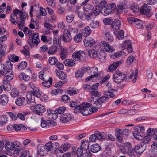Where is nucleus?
I'll use <instances>...</instances> for the list:
<instances>
[{"label": "nucleus", "mask_w": 157, "mask_h": 157, "mask_svg": "<svg viewBox=\"0 0 157 157\" xmlns=\"http://www.w3.org/2000/svg\"><path fill=\"white\" fill-rule=\"evenodd\" d=\"M8 97L6 94L0 95V103L2 105H6L8 103Z\"/></svg>", "instance_id": "22"}, {"label": "nucleus", "mask_w": 157, "mask_h": 157, "mask_svg": "<svg viewBox=\"0 0 157 157\" xmlns=\"http://www.w3.org/2000/svg\"><path fill=\"white\" fill-rule=\"evenodd\" d=\"M19 94V91L16 89H12L10 92V94L13 97L18 96Z\"/></svg>", "instance_id": "49"}, {"label": "nucleus", "mask_w": 157, "mask_h": 157, "mask_svg": "<svg viewBox=\"0 0 157 157\" xmlns=\"http://www.w3.org/2000/svg\"><path fill=\"white\" fill-rule=\"evenodd\" d=\"M40 41L39 38V34L37 33H34L32 38V43L34 45H38Z\"/></svg>", "instance_id": "29"}, {"label": "nucleus", "mask_w": 157, "mask_h": 157, "mask_svg": "<svg viewBox=\"0 0 157 157\" xmlns=\"http://www.w3.org/2000/svg\"><path fill=\"white\" fill-rule=\"evenodd\" d=\"M92 104L89 103H83L81 104V113L83 115L87 116L90 114L89 108Z\"/></svg>", "instance_id": "8"}, {"label": "nucleus", "mask_w": 157, "mask_h": 157, "mask_svg": "<svg viewBox=\"0 0 157 157\" xmlns=\"http://www.w3.org/2000/svg\"><path fill=\"white\" fill-rule=\"evenodd\" d=\"M48 120L56 119L58 117V116L56 113H48L45 117Z\"/></svg>", "instance_id": "43"}, {"label": "nucleus", "mask_w": 157, "mask_h": 157, "mask_svg": "<svg viewBox=\"0 0 157 157\" xmlns=\"http://www.w3.org/2000/svg\"><path fill=\"white\" fill-rule=\"evenodd\" d=\"M126 8L125 4L119 5L117 6V13L118 14L120 13L122 11Z\"/></svg>", "instance_id": "54"}, {"label": "nucleus", "mask_w": 157, "mask_h": 157, "mask_svg": "<svg viewBox=\"0 0 157 157\" xmlns=\"http://www.w3.org/2000/svg\"><path fill=\"white\" fill-rule=\"evenodd\" d=\"M125 55V53L124 52L119 51L115 53L114 54L111 55V58L113 59L114 58H118L121 56H124Z\"/></svg>", "instance_id": "40"}, {"label": "nucleus", "mask_w": 157, "mask_h": 157, "mask_svg": "<svg viewBox=\"0 0 157 157\" xmlns=\"http://www.w3.org/2000/svg\"><path fill=\"white\" fill-rule=\"evenodd\" d=\"M55 73L56 76L61 80H63L66 78V73L62 71L56 70L55 71Z\"/></svg>", "instance_id": "27"}, {"label": "nucleus", "mask_w": 157, "mask_h": 157, "mask_svg": "<svg viewBox=\"0 0 157 157\" xmlns=\"http://www.w3.org/2000/svg\"><path fill=\"white\" fill-rule=\"evenodd\" d=\"M18 18L15 13H12L10 16V20L12 23L15 24L18 21Z\"/></svg>", "instance_id": "46"}, {"label": "nucleus", "mask_w": 157, "mask_h": 157, "mask_svg": "<svg viewBox=\"0 0 157 157\" xmlns=\"http://www.w3.org/2000/svg\"><path fill=\"white\" fill-rule=\"evenodd\" d=\"M92 32V30L89 26H86L82 29L81 32L82 35L83 36H87Z\"/></svg>", "instance_id": "25"}, {"label": "nucleus", "mask_w": 157, "mask_h": 157, "mask_svg": "<svg viewBox=\"0 0 157 157\" xmlns=\"http://www.w3.org/2000/svg\"><path fill=\"white\" fill-rule=\"evenodd\" d=\"M72 119L71 114L69 113L62 115L60 117V120L62 123H66L70 121Z\"/></svg>", "instance_id": "13"}, {"label": "nucleus", "mask_w": 157, "mask_h": 157, "mask_svg": "<svg viewBox=\"0 0 157 157\" xmlns=\"http://www.w3.org/2000/svg\"><path fill=\"white\" fill-rule=\"evenodd\" d=\"M127 20L130 24L135 25L137 28L140 29L143 27L142 22L139 19L133 17H131L127 18Z\"/></svg>", "instance_id": "9"}, {"label": "nucleus", "mask_w": 157, "mask_h": 157, "mask_svg": "<svg viewBox=\"0 0 157 157\" xmlns=\"http://www.w3.org/2000/svg\"><path fill=\"white\" fill-rule=\"evenodd\" d=\"M57 51V47L55 45H53L50 47L47 52V53L49 55H53L56 53Z\"/></svg>", "instance_id": "34"}, {"label": "nucleus", "mask_w": 157, "mask_h": 157, "mask_svg": "<svg viewBox=\"0 0 157 157\" xmlns=\"http://www.w3.org/2000/svg\"><path fill=\"white\" fill-rule=\"evenodd\" d=\"M52 83V79L51 78H49V79L48 81H45L43 82L42 85L44 87H50Z\"/></svg>", "instance_id": "44"}, {"label": "nucleus", "mask_w": 157, "mask_h": 157, "mask_svg": "<svg viewBox=\"0 0 157 157\" xmlns=\"http://www.w3.org/2000/svg\"><path fill=\"white\" fill-rule=\"evenodd\" d=\"M88 74L89 75H93L95 77H97L100 75V72L98 71L97 67H94L91 68L89 67Z\"/></svg>", "instance_id": "17"}, {"label": "nucleus", "mask_w": 157, "mask_h": 157, "mask_svg": "<svg viewBox=\"0 0 157 157\" xmlns=\"http://www.w3.org/2000/svg\"><path fill=\"white\" fill-rule=\"evenodd\" d=\"M82 39V37L80 33H77L74 37V40L77 43H78L81 41Z\"/></svg>", "instance_id": "53"}, {"label": "nucleus", "mask_w": 157, "mask_h": 157, "mask_svg": "<svg viewBox=\"0 0 157 157\" xmlns=\"http://www.w3.org/2000/svg\"><path fill=\"white\" fill-rule=\"evenodd\" d=\"M33 57L34 58H37L40 60H42L47 58V55L44 54L42 56L39 54H37L33 55Z\"/></svg>", "instance_id": "59"}, {"label": "nucleus", "mask_w": 157, "mask_h": 157, "mask_svg": "<svg viewBox=\"0 0 157 157\" xmlns=\"http://www.w3.org/2000/svg\"><path fill=\"white\" fill-rule=\"evenodd\" d=\"M72 57L75 61H85L87 59V55L85 52L80 50L74 52L72 55Z\"/></svg>", "instance_id": "2"}, {"label": "nucleus", "mask_w": 157, "mask_h": 157, "mask_svg": "<svg viewBox=\"0 0 157 157\" xmlns=\"http://www.w3.org/2000/svg\"><path fill=\"white\" fill-rule=\"evenodd\" d=\"M8 58L9 60L11 61L17 62L19 60V57L15 55H12L10 56Z\"/></svg>", "instance_id": "56"}, {"label": "nucleus", "mask_w": 157, "mask_h": 157, "mask_svg": "<svg viewBox=\"0 0 157 157\" xmlns=\"http://www.w3.org/2000/svg\"><path fill=\"white\" fill-rule=\"evenodd\" d=\"M4 74V75L5 79L9 81L12 80L13 78V73L11 70H5Z\"/></svg>", "instance_id": "21"}, {"label": "nucleus", "mask_w": 157, "mask_h": 157, "mask_svg": "<svg viewBox=\"0 0 157 157\" xmlns=\"http://www.w3.org/2000/svg\"><path fill=\"white\" fill-rule=\"evenodd\" d=\"M60 54L62 59H65L67 55V51L66 48H62L60 50Z\"/></svg>", "instance_id": "32"}, {"label": "nucleus", "mask_w": 157, "mask_h": 157, "mask_svg": "<svg viewBox=\"0 0 157 157\" xmlns=\"http://www.w3.org/2000/svg\"><path fill=\"white\" fill-rule=\"evenodd\" d=\"M134 150L136 153L141 154L144 151L143 147L142 145L135 146Z\"/></svg>", "instance_id": "39"}, {"label": "nucleus", "mask_w": 157, "mask_h": 157, "mask_svg": "<svg viewBox=\"0 0 157 157\" xmlns=\"http://www.w3.org/2000/svg\"><path fill=\"white\" fill-rule=\"evenodd\" d=\"M3 83V88L5 90L8 91L11 89V86L7 81L4 80Z\"/></svg>", "instance_id": "45"}, {"label": "nucleus", "mask_w": 157, "mask_h": 157, "mask_svg": "<svg viewBox=\"0 0 157 157\" xmlns=\"http://www.w3.org/2000/svg\"><path fill=\"white\" fill-rule=\"evenodd\" d=\"M101 147L98 144H95L91 145V151L93 153H96L98 152L101 150Z\"/></svg>", "instance_id": "30"}, {"label": "nucleus", "mask_w": 157, "mask_h": 157, "mask_svg": "<svg viewBox=\"0 0 157 157\" xmlns=\"http://www.w3.org/2000/svg\"><path fill=\"white\" fill-rule=\"evenodd\" d=\"M111 152L110 148L107 147L104 151L103 153V155L105 157H109Z\"/></svg>", "instance_id": "57"}, {"label": "nucleus", "mask_w": 157, "mask_h": 157, "mask_svg": "<svg viewBox=\"0 0 157 157\" xmlns=\"http://www.w3.org/2000/svg\"><path fill=\"white\" fill-rule=\"evenodd\" d=\"M78 90H74L71 89L67 90V94L73 96L78 93Z\"/></svg>", "instance_id": "63"}, {"label": "nucleus", "mask_w": 157, "mask_h": 157, "mask_svg": "<svg viewBox=\"0 0 157 157\" xmlns=\"http://www.w3.org/2000/svg\"><path fill=\"white\" fill-rule=\"evenodd\" d=\"M34 113L38 115H42L43 113L46 111V109L42 105L37 104L33 107Z\"/></svg>", "instance_id": "11"}, {"label": "nucleus", "mask_w": 157, "mask_h": 157, "mask_svg": "<svg viewBox=\"0 0 157 157\" xmlns=\"http://www.w3.org/2000/svg\"><path fill=\"white\" fill-rule=\"evenodd\" d=\"M57 61V59L56 57H50L48 59V62L51 65H55Z\"/></svg>", "instance_id": "50"}, {"label": "nucleus", "mask_w": 157, "mask_h": 157, "mask_svg": "<svg viewBox=\"0 0 157 157\" xmlns=\"http://www.w3.org/2000/svg\"><path fill=\"white\" fill-rule=\"evenodd\" d=\"M88 55L91 58H96L98 57L97 52L94 49L89 50Z\"/></svg>", "instance_id": "38"}, {"label": "nucleus", "mask_w": 157, "mask_h": 157, "mask_svg": "<svg viewBox=\"0 0 157 157\" xmlns=\"http://www.w3.org/2000/svg\"><path fill=\"white\" fill-rule=\"evenodd\" d=\"M71 147V145L69 143L66 142L62 144L55 151L56 155L58 157L60 156L62 153L67 151Z\"/></svg>", "instance_id": "4"}, {"label": "nucleus", "mask_w": 157, "mask_h": 157, "mask_svg": "<svg viewBox=\"0 0 157 157\" xmlns=\"http://www.w3.org/2000/svg\"><path fill=\"white\" fill-rule=\"evenodd\" d=\"M118 146L121 151L124 154L126 153L127 151L131 149V144L129 142H126L121 144H119Z\"/></svg>", "instance_id": "10"}, {"label": "nucleus", "mask_w": 157, "mask_h": 157, "mask_svg": "<svg viewBox=\"0 0 157 157\" xmlns=\"http://www.w3.org/2000/svg\"><path fill=\"white\" fill-rule=\"evenodd\" d=\"M109 99L108 97L103 96L98 98L97 100L95 101L94 104L98 108H100L101 106L103 103L107 101Z\"/></svg>", "instance_id": "12"}, {"label": "nucleus", "mask_w": 157, "mask_h": 157, "mask_svg": "<svg viewBox=\"0 0 157 157\" xmlns=\"http://www.w3.org/2000/svg\"><path fill=\"white\" fill-rule=\"evenodd\" d=\"M25 101L27 103H33L35 101L34 97L33 95L32 92H28L25 95Z\"/></svg>", "instance_id": "16"}, {"label": "nucleus", "mask_w": 157, "mask_h": 157, "mask_svg": "<svg viewBox=\"0 0 157 157\" xmlns=\"http://www.w3.org/2000/svg\"><path fill=\"white\" fill-rule=\"evenodd\" d=\"M93 6L90 4H86L83 7V11L84 14L92 13V10Z\"/></svg>", "instance_id": "24"}, {"label": "nucleus", "mask_w": 157, "mask_h": 157, "mask_svg": "<svg viewBox=\"0 0 157 157\" xmlns=\"http://www.w3.org/2000/svg\"><path fill=\"white\" fill-rule=\"evenodd\" d=\"M66 108L64 106H60L57 108L55 110V112L59 114H63L66 110Z\"/></svg>", "instance_id": "41"}, {"label": "nucleus", "mask_w": 157, "mask_h": 157, "mask_svg": "<svg viewBox=\"0 0 157 157\" xmlns=\"http://www.w3.org/2000/svg\"><path fill=\"white\" fill-rule=\"evenodd\" d=\"M135 130L137 132H141L143 133L145 131V128L144 126H141L140 127L139 126H136L134 127V128Z\"/></svg>", "instance_id": "61"}, {"label": "nucleus", "mask_w": 157, "mask_h": 157, "mask_svg": "<svg viewBox=\"0 0 157 157\" xmlns=\"http://www.w3.org/2000/svg\"><path fill=\"white\" fill-rule=\"evenodd\" d=\"M151 7L146 4H144L140 9V12L148 17H151L153 14L151 12Z\"/></svg>", "instance_id": "7"}, {"label": "nucleus", "mask_w": 157, "mask_h": 157, "mask_svg": "<svg viewBox=\"0 0 157 157\" xmlns=\"http://www.w3.org/2000/svg\"><path fill=\"white\" fill-rule=\"evenodd\" d=\"M115 133L116 137L118 140L121 141L122 139L121 136L122 130L120 129H116Z\"/></svg>", "instance_id": "42"}, {"label": "nucleus", "mask_w": 157, "mask_h": 157, "mask_svg": "<svg viewBox=\"0 0 157 157\" xmlns=\"http://www.w3.org/2000/svg\"><path fill=\"white\" fill-rule=\"evenodd\" d=\"M33 95L37 97H40L41 96V91L38 89L36 88L33 89V91L32 92Z\"/></svg>", "instance_id": "51"}, {"label": "nucleus", "mask_w": 157, "mask_h": 157, "mask_svg": "<svg viewBox=\"0 0 157 157\" xmlns=\"http://www.w3.org/2000/svg\"><path fill=\"white\" fill-rule=\"evenodd\" d=\"M126 78L125 74L117 70L113 75V80L117 83H119L122 82Z\"/></svg>", "instance_id": "5"}, {"label": "nucleus", "mask_w": 157, "mask_h": 157, "mask_svg": "<svg viewBox=\"0 0 157 157\" xmlns=\"http://www.w3.org/2000/svg\"><path fill=\"white\" fill-rule=\"evenodd\" d=\"M7 121V118L5 115H2L0 117V125L4 124Z\"/></svg>", "instance_id": "52"}, {"label": "nucleus", "mask_w": 157, "mask_h": 157, "mask_svg": "<svg viewBox=\"0 0 157 157\" xmlns=\"http://www.w3.org/2000/svg\"><path fill=\"white\" fill-rule=\"evenodd\" d=\"M105 36L107 38V40L110 42H111L113 40V37L111 34L110 33L109 31L105 32Z\"/></svg>", "instance_id": "48"}, {"label": "nucleus", "mask_w": 157, "mask_h": 157, "mask_svg": "<svg viewBox=\"0 0 157 157\" xmlns=\"http://www.w3.org/2000/svg\"><path fill=\"white\" fill-rule=\"evenodd\" d=\"M131 44L130 40H126L121 44L122 47L123 49L127 48Z\"/></svg>", "instance_id": "55"}, {"label": "nucleus", "mask_w": 157, "mask_h": 157, "mask_svg": "<svg viewBox=\"0 0 157 157\" xmlns=\"http://www.w3.org/2000/svg\"><path fill=\"white\" fill-rule=\"evenodd\" d=\"M19 77L21 79L24 80L25 81H28L30 79V77L28 75H25L23 73H20Z\"/></svg>", "instance_id": "47"}, {"label": "nucleus", "mask_w": 157, "mask_h": 157, "mask_svg": "<svg viewBox=\"0 0 157 157\" xmlns=\"http://www.w3.org/2000/svg\"><path fill=\"white\" fill-rule=\"evenodd\" d=\"M100 7L98 6H97L95 7V8L92 11V13H93V14L95 16L98 15L100 13Z\"/></svg>", "instance_id": "62"}, {"label": "nucleus", "mask_w": 157, "mask_h": 157, "mask_svg": "<svg viewBox=\"0 0 157 157\" xmlns=\"http://www.w3.org/2000/svg\"><path fill=\"white\" fill-rule=\"evenodd\" d=\"M100 46L101 49L104 51L109 53H112L115 50V48L110 45L107 42L102 41L100 44Z\"/></svg>", "instance_id": "6"}, {"label": "nucleus", "mask_w": 157, "mask_h": 157, "mask_svg": "<svg viewBox=\"0 0 157 157\" xmlns=\"http://www.w3.org/2000/svg\"><path fill=\"white\" fill-rule=\"evenodd\" d=\"M72 152L73 153L77 155L78 157H81L84 154L83 149L80 147H78L77 149L75 147H72Z\"/></svg>", "instance_id": "19"}, {"label": "nucleus", "mask_w": 157, "mask_h": 157, "mask_svg": "<svg viewBox=\"0 0 157 157\" xmlns=\"http://www.w3.org/2000/svg\"><path fill=\"white\" fill-rule=\"evenodd\" d=\"M84 45L86 46L92 47L95 44V40L92 38L87 37L83 40Z\"/></svg>", "instance_id": "18"}, {"label": "nucleus", "mask_w": 157, "mask_h": 157, "mask_svg": "<svg viewBox=\"0 0 157 157\" xmlns=\"http://www.w3.org/2000/svg\"><path fill=\"white\" fill-rule=\"evenodd\" d=\"M49 120L45 117L41 118V126L44 128H47L49 127Z\"/></svg>", "instance_id": "26"}, {"label": "nucleus", "mask_w": 157, "mask_h": 157, "mask_svg": "<svg viewBox=\"0 0 157 157\" xmlns=\"http://www.w3.org/2000/svg\"><path fill=\"white\" fill-rule=\"evenodd\" d=\"M121 63V62L120 61L112 63L108 67V71L110 72L113 71L118 67L119 64Z\"/></svg>", "instance_id": "20"}, {"label": "nucleus", "mask_w": 157, "mask_h": 157, "mask_svg": "<svg viewBox=\"0 0 157 157\" xmlns=\"http://www.w3.org/2000/svg\"><path fill=\"white\" fill-rule=\"evenodd\" d=\"M47 152L50 151L52 150L54 147L53 144L51 141H49L44 145Z\"/></svg>", "instance_id": "35"}, {"label": "nucleus", "mask_w": 157, "mask_h": 157, "mask_svg": "<svg viewBox=\"0 0 157 157\" xmlns=\"http://www.w3.org/2000/svg\"><path fill=\"white\" fill-rule=\"evenodd\" d=\"M37 153V156L45 155L47 154V152L44 145L40 144L38 145Z\"/></svg>", "instance_id": "14"}, {"label": "nucleus", "mask_w": 157, "mask_h": 157, "mask_svg": "<svg viewBox=\"0 0 157 157\" xmlns=\"http://www.w3.org/2000/svg\"><path fill=\"white\" fill-rule=\"evenodd\" d=\"M63 40L65 42H70L72 40L70 32L67 29H65L62 37Z\"/></svg>", "instance_id": "15"}, {"label": "nucleus", "mask_w": 157, "mask_h": 157, "mask_svg": "<svg viewBox=\"0 0 157 157\" xmlns=\"http://www.w3.org/2000/svg\"><path fill=\"white\" fill-rule=\"evenodd\" d=\"M105 7L108 11H109V13H111L115 9L116 6L114 3H111L108 4Z\"/></svg>", "instance_id": "37"}, {"label": "nucleus", "mask_w": 157, "mask_h": 157, "mask_svg": "<svg viewBox=\"0 0 157 157\" xmlns=\"http://www.w3.org/2000/svg\"><path fill=\"white\" fill-rule=\"evenodd\" d=\"M15 103L18 105L21 106L22 105H25L27 104L24 97H21L18 98L16 99Z\"/></svg>", "instance_id": "28"}, {"label": "nucleus", "mask_w": 157, "mask_h": 157, "mask_svg": "<svg viewBox=\"0 0 157 157\" xmlns=\"http://www.w3.org/2000/svg\"><path fill=\"white\" fill-rule=\"evenodd\" d=\"M112 23L111 27L113 30H117L120 29L121 25L120 21L115 19Z\"/></svg>", "instance_id": "23"}, {"label": "nucleus", "mask_w": 157, "mask_h": 157, "mask_svg": "<svg viewBox=\"0 0 157 157\" xmlns=\"http://www.w3.org/2000/svg\"><path fill=\"white\" fill-rule=\"evenodd\" d=\"M27 65L26 62H22L18 65V68L20 70H23L25 68Z\"/></svg>", "instance_id": "58"}, {"label": "nucleus", "mask_w": 157, "mask_h": 157, "mask_svg": "<svg viewBox=\"0 0 157 157\" xmlns=\"http://www.w3.org/2000/svg\"><path fill=\"white\" fill-rule=\"evenodd\" d=\"M4 147L7 152L6 154L10 155H12V153L9 154L8 152L13 150V155L15 157H17L21 151L22 145L18 141H11L8 139H5Z\"/></svg>", "instance_id": "1"}, {"label": "nucleus", "mask_w": 157, "mask_h": 157, "mask_svg": "<svg viewBox=\"0 0 157 157\" xmlns=\"http://www.w3.org/2000/svg\"><path fill=\"white\" fill-rule=\"evenodd\" d=\"M94 133V135H95L97 140H101L105 139V137L103 134L100 132L99 131H96Z\"/></svg>", "instance_id": "36"}, {"label": "nucleus", "mask_w": 157, "mask_h": 157, "mask_svg": "<svg viewBox=\"0 0 157 157\" xmlns=\"http://www.w3.org/2000/svg\"><path fill=\"white\" fill-rule=\"evenodd\" d=\"M1 66L4 70H11L13 68V65L10 61H7L6 65L1 64Z\"/></svg>", "instance_id": "33"}, {"label": "nucleus", "mask_w": 157, "mask_h": 157, "mask_svg": "<svg viewBox=\"0 0 157 157\" xmlns=\"http://www.w3.org/2000/svg\"><path fill=\"white\" fill-rule=\"evenodd\" d=\"M21 155L24 157H32L30 155V151L27 150H25L22 151Z\"/></svg>", "instance_id": "60"}, {"label": "nucleus", "mask_w": 157, "mask_h": 157, "mask_svg": "<svg viewBox=\"0 0 157 157\" xmlns=\"http://www.w3.org/2000/svg\"><path fill=\"white\" fill-rule=\"evenodd\" d=\"M63 63L65 66L68 67H72L75 64V62L71 59H65Z\"/></svg>", "instance_id": "31"}, {"label": "nucleus", "mask_w": 157, "mask_h": 157, "mask_svg": "<svg viewBox=\"0 0 157 157\" xmlns=\"http://www.w3.org/2000/svg\"><path fill=\"white\" fill-rule=\"evenodd\" d=\"M133 134L134 137L136 139L140 140L142 138L141 135L137 131H136L133 132Z\"/></svg>", "instance_id": "64"}, {"label": "nucleus", "mask_w": 157, "mask_h": 157, "mask_svg": "<svg viewBox=\"0 0 157 157\" xmlns=\"http://www.w3.org/2000/svg\"><path fill=\"white\" fill-rule=\"evenodd\" d=\"M89 141L88 140L84 139L81 140V147L84 151L82 157H90L91 156V154L89 149Z\"/></svg>", "instance_id": "3"}]
</instances>
